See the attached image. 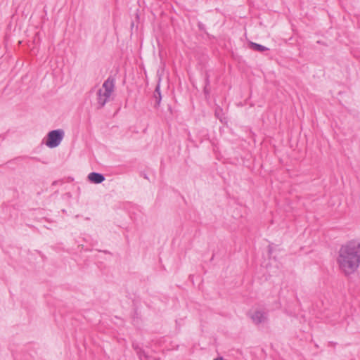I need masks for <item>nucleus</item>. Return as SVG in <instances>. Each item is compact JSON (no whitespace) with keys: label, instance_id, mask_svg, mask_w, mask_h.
Instances as JSON below:
<instances>
[{"label":"nucleus","instance_id":"obj_1","mask_svg":"<svg viewBox=\"0 0 360 360\" xmlns=\"http://www.w3.org/2000/svg\"><path fill=\"white\" fill-rule=\"evenodd\" d=\"M338 263L342 270H356L360 267L359 240H349L340 247Z\"/></svg>","mask_w":360,"mask_h":360},{"label":"nucleus","instance_id":"obj_2","mask_svg":"<svg viewBox=\"0 0 360 360\" xmlns=\"http://www.w3.org/2000/svg\"><path fill=\"white\" fill-rule=\"evenodd\" d=\"M114 89L115 79L110 77L103 82L97 92L96 100L99 108H103L109 101Z\"/></svg>","mask_w":360,"mask_h":360},{"label":"nucleus","instance_id":"obj_3","mask_svg":"<svg viewBox=\"0 0 360 360\" xmlns=\"http://www.w3.org/2000/svg\"><path fill=\"white\" fill-rule=\"evenodd\" d=\"M63 136L64 132L61 129L51 131L48 134L46 145L51 148L58 146L63 140Z\"/></svg>","mask_w":360,"mask_h":360},{"label":"nucleus","instance_id":"obj_4","mask_svg":"<svg viewBox=\"0 0 360 360\" xmlns=\"http://www.w3.org/2000/svg\"><path fill=\"white\" fill-rule=\"evenodd\" d=\"M250 317L252 321L257 325L264 322L266 319V314L259 310L256 311Z\"/></svg>","mask_w":360,"mask_h":360},{"label":"nucleus","instance_id":"obj_5","mask_svg":"<svg viewBox=\"0 0 360 360\" xmlns=\"http://www.w3.org/2000/svg\"><path fill=\"white\" fill-rule=\"evenodd\" d=\"M88 179L90 181L95 184H101L105 180V177L103 174L96 172L90 173L88 176Z\"/></svg>","mask_w":360,"mask_h":360},{"label":"nucleus","instance_id":"obj_6","mask_svg":"<svg viewBox=\"0 0 360 360\" xmlns=\"http://www.w3.org/2000/svg\"><path fill=\"white\" fill-rule=\"evenodd\" d=\"M153 97H154V98L155 100V107L159 106V105L160 104V102H161V99H162L161 94H160V85L159 84H158L156 86V88H155V91H154Z\"/></svg>","mask_w":360,"mask_h":360},{"label":"nucleus","instance_id":"obj_7","mask_svg":"<svg viewBox=\"0 0 360 360\" xmlns=\"http://www.w3.org/2000/svg\"><path fill=\"white\" fill-rule=\"evenodd\" d=\"M132 347L136 351L137 355L139 356L140 359L142 358V356H144L145 358H147V355L146 354V352L144 350L140 347L137 344H133Z\"/></svg>","mask_w":360,"mask_h":360},{"label":"nucleus","instance_id":"obj_8","mask_svg":"<svg viewBox=\"0 0 360 360\" xmlns=\"http://www.w3.org/2000/svg\"><path fill=\"white\" fill-rule=\"evenodd\" d=\"M250 47L253 50L257 51H259V52H263V51H267L269 49L268 48H266L264 46H262L261 44H257V43H254V42H251L250 43Z\"/></svg>","mask_w":360,"mask_h":360},{"label":"nucleus","instance_id":"obj_9","mask_svg":"<svg viewBox=\"0 0 360 360\" xmlns=\"http://www.w3.org/2000/svg\"><path fill=\"white\" fill-rule=\"evenodd\" d=\"M355 271H345V276H347V277H349L350 275L353 273H354Z\"/></svg>","mask_w":360,"mask_h":360},{"label":"nucleus","instance_id":"obj_10","mask_svg":"<svg viewBox=\"0 0 360 360\" xmlns=\"http://www.w3.org/2000/svg\"><path fill=\"white\" fill-rule=\"evenodd\" d=\"M214 360H224L222 357H218L214 359Z\"/></svg>","mask_w":360,"mask_h":360}]
</instances>
